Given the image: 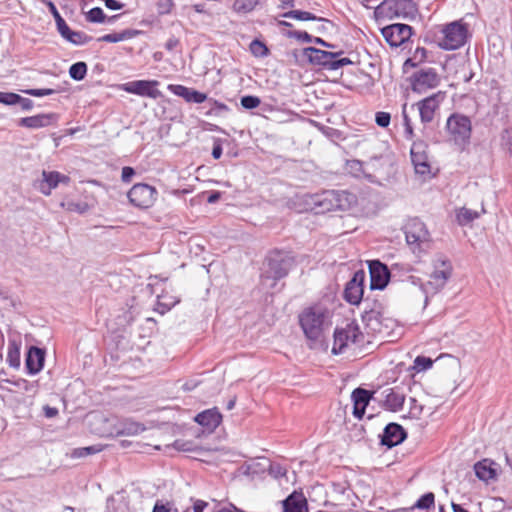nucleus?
Listing matches in <instances>:
<instances>
[{"instance_id":"obj_1","label":"nucleus","mask_w":512,"mask_h":512,"mask_svg":"<svg viewBox=\"0 0 512 512\" xmlns=\"http://www.w3.org/2000/svg\"><path fill=\"white\" fill-rule=\"evenodd\" d=\"M357 201L354 194L347 191L325 190L321 193L306 194L303 203L312 212L324 214L350 209Z\"/></svg>"},{"instance_id":"obj_2","label":"nucleus","mask_w":512,"mask_h":512,"mask_svg":"<svg viewBox=\"0 0 512 512\" xmlns=\"http://www.w3.org/2000/svg\"><path fill=\"white\" fill-rule=\"evenodd\" d=\"M329 322V311L320 304H312L302 309L298 315V323L303 334L310 341H318Z\"/></svg>"},{"instance_id":"obj_3","label":"nucleus","mask_w":512,"mask_h":512,"mask_svg":"<svg viewBox=\"0 0 512 512\" xmlns=\"http://www.w3.org/2000/svg\"><path fill=\"white\" fill-rule=\"evenodd\" d=\"M447 142L464 151L470 144L472 123L468 116L460 113L451 114L446 121Z\"/></svg>"},{"instance_id":"obj_4","label":"nucleus","mask_w":512,"mask_h":512,"mask_svg":"<svg viewBox=\"0 0 512 512\" xmlns=\"http://www.w3.org/2000/svg\"><path fill=\"white\" fill-rule=\"evenodd\" d=\"M417 11L413 0H384L374 10L377 21L392 20L394 18H407Z\"/></svg>"},{"instance_id":"obj_5","label":"nucleus","mask_w":512,"mask_h":512,"mask_svg":"<svg viewBox=\"0 0 512 512\" xmlns=\"http://www.w3.org/2000/svg\"><path fill=\"white\" fill-rule=\"evenodd\" d=\"M438 45L444 50H455L462 47L468 38V25L462 21H453L440 29Z\"/></svg>"},{"instance_id":"obj_6","label":"nucleus","mask_w":512,"mask_h":512,"mask_svg":"<svg viewBox=\"0 0 512 512\" xmlns=\"http://www.w3.org/2000/svg\"><path fill=\"white\" fill-rule=\"evenodd\" d=\"M405 236L408 246L414 253H421L430 246V233L426 225L418 218L410 219L406 223Z\"/></svg>"},{"instance_id":"obj_7","label":"nucleus","mask_w":512,"mask_h":512,"mask_svg":"<svg viewBox=\"0 0 512 512\" xmlns=\"http://www.w3.org/2000/svg\"><path fill=\"white\" fill-rule=\"evenodd\" d=\"M156 187L147 183H136L127 192L129 203L138 210L152 208L158 200Z\"/></svg>"},{"instance_id":"obj_8","label":"nucleus","mask_w":512,"mask_h":512,"mask_svg":"<svg viewBox=\"0 0 512 512\" xmlns=\"http://www.w3.org/2000/svg\"><path fill=\"white\" fill-rule=\"evenodd\" d=\"M304 55L308 60L315 65L323 66L330 70H336L340 67L351 64L349 58H339L340 53H332L320 50L314 47H307L304 49Z\"/></svg>"},{"instance_id":"obj_9","label":"nucleus","mask_w":512,"mask_h":512,"mask_svg":"<svg viewBox=\"0 0 512 512\" xmlns=\"http://www.w3.org/2000/svg\"><path fill=\"white\" fill-rule=\"evenodd\" d=\"M360 338H362V333L355 323H348L344 327H337L334 331L332 353H343L351 345L359 342Z\"/></svg>"},{"instance_id":"obj_10","label":"nucleus","mask_w":512,"mask_h":512,"mask_svg":"<svg viewBox=\"0 0 512 512\" xmlns=\"http://www.w3.org/2000/svg\"><path fill=\"white\" fill-rule=\"evenodd\" d=\"M157 80H135L119 85V89L140 97L157 99L162 96Z\"/></svg>"},{"instance_id":"obj_11","label":"nucleus","mask_w":512,"mask_h":512,"mask_svg":"<svg viewBox=\"0 0 512 512\" xmlns=\"http://www.w3.org/2000/svg\"><path fill=\"white\" fill-rule=\"evenodd\" d=\"M441 78L434 69H422L411 77V89L418 94H425L439 86Z\"/></svg>"},{"instance_id":"obj_12","label":"nucleus","mask_w":512,"mask_h":512,"mask_svg":"<svg viewBox=\"0 0 512 512\" xmlns=\"http://www.w3.org/2000/svg\"><path fill=\"white\" fill-rule=\"evenodd\" d=\"M445 98L446 92L438 91L416 103L420 119L423 123H430L433 121Z\"/></svg>"},{"instance_id":"obj_13","label":"nucleus","mask_w":512,"mask_h":512,"mask_svg":"<svg viewBox=\"0 0 512 512\" xmlns=\"http://www.w3.org/2000/svg\"><path fill=\"white\" fill-rule=\"evenodd\" d=\"M386 42L392 47H399L412 36V27L407 24L395 23L381 29Z\"/></svg>"},{"instance_id":"obj_14","label":"nucleus","mask_w":512,"mask_h":512,"mask_svg":"<svg viewBox=\"0 0 512 512\" xmlns=\"http://www.w3.org/2000/svg\"><path fill=\"white\" fill-rule=\"evenodd\" d=\"M451 274L452 266L450 262L445 260H438L434 264V270L430 274V279L426 283L427 288L433 292L439 291L445 286Z\"/></svg>"},{"instance_id":"obj_15","label":"nucleus","mask_w":512,"mask_h":512,"mask_svg":"<svg viewBox=\"0 0 512 512\" xmlns=\"http://www.w3.org/2000/svg\"><path fill=\"white\" fill-rule=\"evenodd\" d=\"M410 154L415 172L423 176L430 175L431 166L427 155V145L423 141L414 142Z\"/></svg>"},{"instance_id":"obj_16","label":"nucleus","mask_w":512,"mask_h":512,"mask_svg":"<svg viewBox=\"0 0 512 512\" xmlns=\"http://www.w3.org/2000/svg\"><path fill=\"white\" fill-rule=\"evenodd\" d=\"M364 280L365 273L363 271H357L353 275L352 279L346 284L344 290V299L352 304L358 305L364 294Z\"/></svg>"},{"instance_id":"obj_17","label":"nucleus","mask_w":512,"mask_h":512,"mask_svg":"<svg viewBox=\"0 0 512 512\" xmlns=\"http://www.w3.org/2000/svg\"><path fill=\"white\" fill-rule=\"evenodd\" d=\"M71 181L70 177L58 171H42V179L39 181L38 188L45 196H50L52 190L59 184L67 185Z\"/></svg>"},{"instance_id":"obj_18","label":"nucleus","mask_w":512,"mask_h":512,"mask_svg":"<svg viewBox=\"0 0 512 512\" xmlns=\"http://www.w3.org/2000/svg\"><path fill=\"white\" fill-rule=\"evenodd\" d=\"M474 471L479 480L488 484L498 479L499 465L492 459L484 458L474 464Z\"/></svg>"},{"instance_id":"obj_19","label":"nucleus","mask_w":512,"mask_h":512,"mask_svg":"<svg viewBox=\"0 0 512 512\" xmlns=\"http://www.w3.org/2000/svg\"><path fill=\"white\" fill-rule=\"evenodd\" d=\"M371 289H383L389 281L390 272L384 264L372 261L369 265Z\"/></svg>"},{"instance_id":"obj_20","label":"nucleus","mask_w":512,"mask_h":512,"mask_svg":"<svg viewBox=\"0 0 512 512\" xmlns=\"http://www.w3.org/2000/svg\"><path fill=\"white\" fill-rule=\"evenodd\" d=\"M145 431V426L131 419L118 420L114 425L113 429L109 433V436L120 437V436H136Z\"/></svg>"},{"instance_id":"obj_21","label":"nucleus","mask_w":512,"mask_h":512,"mask_svg":"<svg viewBox=\"0 0 512 512\" xmlns=\"http://www.w3.org/2000/svg\"><path fill=\"white\" fill-rule=\"evenodd\" d=\"M168 90L176 96L183 98L187 103L201 104L207 100V94L180 84H169Z\"/></svg>"},{"instance_id":"obj_22","label":"nucleus","mask_w":512,"mask_h":512,"mask_svg":"<svg viewBox=\"0 0 512 512\" xmlns=\"http://www.w3.org/2000/svg\"><path fill=\"white\" fill-rule=\"evenodd\" d=\"M282 509L283 512H308V501L301 490H295L282 501Z\"/></svg>"},{"instance_id":"obj_23","label":"nucleus","mask_w":512,"mask_h":512,"mask_svg":"<svg viewBox=\"0 0 512 512\" xmlns=\"http://www.w3.org/2000/svg\"><path fill=\"white\" fill-rule=\"evenodd\" d=\"M406 438V432L403 427L396 423L388 424L381 438V443L389 448L400 444Z\"/></svg>"},{"instance_id":"obj_24","label":"nucleus","mask_w":512,"mask_h":512,"mask_svg":"<svg viewBox=\"0 0 512 512\" xmlns=\"http://www.w3.org/2000/svg\"><path fill=\"white\" fill-rule=\"evenodd\" d=\"M59 34L68 42L74 45H84L91 40V37L80 31H73L68 26L66 21H62L56 24Z\"/></svg>"},{"instance_id":"obj_25","label":"nucleus","mask_w":512,"mask_h":512,"mask_svg":"<svg viewBox=\"0 0 512 512\" xmlns=\"http://www.w3.org/2000/svg\"><path fill=\"white\" fill-rule=\"evenodd\" d=\"M222 414L217 408L207 409L196 415L195 421L204 428L214 431L222 422Z\"/></svg>"},{"instance_id":"obj_26","label":"nucleus","mask_w":512,"mask_h":512,"mask_svg":"<svg viewBox=\"0 0 512 512\" xmlns=\"http://www.w3.org/2000/svg\"><path fill=\"white\" fill-rule=\"evenodd\" d=\"M352 399L354 403L353 415L358 419H362L371 399V394L365 389L357 388L352 392Z\"/></svg>"},{"instance_id":"obj_27","label":"nucleus","mask_w":512,"mask_h":512,"mask_svg":"<svg viewBox=\"0 0 512 512\" xmlns=\"http://www.w3.org/2000/svg\"><path fill=\"white\" fill-rule=\"evenodd\" d=\"M44 365V352L38 347H31L26 356V368L29 374L39 373Z\"/></svg>"},{"instance_id":"obj_28","label":"nucleus","mask_w":512,"mask_h":512,"mask_svg":"<svg viewBox=\"0 0 512 512\" xmlns=\"http://www.w3.org/2000/svg\"><path fill=\"white\" fill-rule=\"evenodd\" d=\"M54 120V114H37L30 117H24L19 120V125L31 129H39L49 126Z\"/></svg>"},{"instance_id":"obj_29","label":"nucleus","mask_w":512,"mask_h":512,"mask_svg":"<svg viewBox=\"0 0 512 512\" xmlns=\"http://www.w3.org/2000/svg\"><path fill=\"white\" fill-rule=\"evenodd\" d=\"M405 399V395L402 392L389 389L383 401V406L388 411L398 412L402 410Z\"/></svg>"},{"instance_id":"obj_30","label":"nucleus","mask_w":512,"mask_h":512,"mask_svg":"<svg viewBox=\"0 0 512 512\" xmlns=\"http://www.w3.org/2000/svg\"><path fill=\"white\" fill-rule=\"evenodd\" d=\"M6 361L12 368L18 369L20 367V344L17 341H9Z\"/></svg>"},{"instance_id":"obj_31","label":"nucleus","mask_w":512,"mask_h":512,"mask_svg":"<svg viewBox=\"0 0 512 512\" xmlns=\"http://www.w3.org/2000/svg\"><path fill=\"white\" fill-rule=\"evenodd\" d=\"M179 302V298L175 295L170 294L169 291L164 290L160 295H158V307L162 308L160 311L164 313L167 310H170Z\"/></svg>"},{"instance_id":"obj_32","label":"nucleus","mask_w":512,"mask_h":512,"mask_svg":"<svg viewBox=\"0 0 512 512\" xmlns=\"http://www.w3.org/2000/svg\"><path fill=\"white\" fill-rule=\"evenodd\" d=\"M60 205L64 210L68 212H76L79 214H83L89 210L88 203L84 201L76 202L70 199H64L63 201H61Z\"/></svg>"},{"instance_id":"obj_33","label":"nucleus","mask_w":512,"mask_h":512,"mask_svg":"<svg viewBox=\"0 0 512 512\" xmlns=\"http://www.w3.org/2000/svg\"><path fill=\"white\" fill-rule=\"evenodd\" d=\"M259 0H235L233 3V10L236 13L246 14L255 9Z\"/></svg>"},{"instance_id":"obj_34","label":"nucleus","mask_w":512,"mask_h":512,"mask_svg":"<svg viewBox=\"0 0 512 512\" xmlns=\"http://www.w3.org/2000/svg\"><path fill=\"white\" fill-rule=\"evenodd\" d=\"M103 450H104V446L101 444L92 445V446L74 449L71 453V456L73 458H82V457H86L88 455L97 454Z\"/></svg>"},{"instance_id":"obj_35","label":"nucleus","mask_w":512,"mask_h":512,"mask_svg":"<svg viewBox=\"0 0 512 512\" xmlns=\"http://www.w3.org/2000/svg\"><path fill=\"white\" fill-rule=\"evenodd\" d=\"M477 211L468 208H462L457 213V221L460 225H468L479 217Z\"/></svg>"},{"instance_id":"obj_36","label":"nucleus","mask_w":512,"mask_h":512,"mask_svg":"<svg viewBox=\"0 0 512 512\" xmlns=\"http://www.w3.org/2000/svg\"><path fill=\"white\" fill-rule=\"evenodd\" d=\"M87 74V65L85 62H77L69 68V75L72 79L80 81L85 78Z\"/></svg>"},{"instance_id":"obj_37","label":"nucleus","mask_w":512,"mask_h":512,"mask_svg":"<svg viewBox=\"0 0 512 512\" xmlns=\"http://www.w3.org/2000/svg\"><path fill=\"white\" fill-rule=\"evenodd\" d=\"M284 17L292 18L299 21H314L316 20V16L310 12L300 11V10H292L283 14Z\"/></svg>"},{"instance_id":"obj_38","label":"nucleus","mask_w":512,"mask_h":512,"mask_svg":"<svg viewBox=\"0 0 512 512\" xmlns=\"http://www.w3.org/2000/svg\"><path fill=\"white\" fill-rule=\"evenodd\" d=\"M435 504V496L432 492H428L421 496L417 502L415 503L414 507L418 509H429L433 507Z\"/></svg>"},{"instance_id":"obj_39","label":"nucleus","mask_w":512,"mask_h":512,"mask_svg":"<svg viewBox=\"0 0 512 512\" xmlns=\"http://www.w3.org/2000/svg\"><path fill=\"white\" fill-rule=\"evenodd\" d=\"M86 19L92 23H103L106 19V15L101 8L94 7L87 12Z\"/></svg>"},{"instance_id":"obj_40","label":"nucleus","mask_w":512,"mask_h":512,"mask_svg":"<svg viewBox=\"0 0 512 512\" xmlns=\"http://www.w3.org/2000/svg\"><path fill=\"white\" fill-rule=\"evenodd\" d=\"M249 48H250L251 53L256 57H264L269 52L267 46L259 40H253L250 43Z\"/></svg>"},{"instance_id":"obj_41","label":"nucleus","mask_w":512,"mask_h":512,"mask_svg":"<svg viewBox=\"0 0 512 512\" xmlns=\"http://www.w3.org/2000/svg\"><path fill=\"white\" fill-rule=\"evenodd\" d=\"M433 365V360L425 356H417L414 360L413 369L417 372L427 370Z\"/></svg>"},{"instance_id":"obj_42","label":"nucleus","mask_w":512,"mask_h":512,"mask_svg":"<svg viewBox=\"0 0 512 512\" xmlns=\"http://www.w3.org/2000/svg\"><path fill=\"white\" fill-rule=\"evenodd\" d=\"M128 36H129V33L124 31L121 33L105 34V35L101 36L98 40L101 42L117 43V42L127 39Z\"/></svg>"},{"instance_id":"obj_43","label":"nucleus","mask_w":512,"mask_h":512,"mask_svg":"<svg viewBox=\"0 0 512 512\" xmlns=\"http://www.w3.org/2000/svg\"><path fill=\"white\" fill-rule=\"evenodd\" d=\"M174 5V0H158L156 2L157 11L160 15L170 14Z\"/></svg>"},{"instance_id":"obj_44","label":"nucleus","mask_w":512,"mask_h":512,"mask_svg":"<svg viewBox=\"0 0 512 512\" xmlns=\"http://www.w3.org/2000/svg\"><path fill=\"white\" fill-rule=\"evenodd\" d=\"M20 100V95L13 92H0V103L5 105H15L18 104Z\"/></svg>"},{"instance_id":"obj_45","label":"nucleus","mask_w":512,"mask_h":512,"mask_svg":"<svg viewBox=\"0 0 512 512\" xmlns=\"http://www.w3.org/2000/svg\"><path fill=\"white\" fill-rule=\"evenodd\" d=\"M261 103V100L257 96L247 95L241 98V105L245 109L257 108Z\"/></svg>"},{"instance_id":"obj_46","label":"nucleus","mask_w":512,"mask_h":512,"mask_svg":"<svg viewBox=\"0 0 512 512\" xmlns=\"http://www.w3.org/2000/svg\"><path fill=\"white\" fill-rule=\"evenodd\" d=\"M406 106H407V104H404L403 110H402L405 135L408 139H412L414 137V130H413V126H412V121L406 113Z\"/></svg>"},{"instance_id":"obj_47","label":"nucleus","mask_w":512,"mask_h":512,"mask_svg":"<svg viewBox=\"0 0 512 512\" xmlns=\"http://www.w3.org/2000/svg\"><path fill=\"white\" fill-rule=\"evenodd\" d=\"M210 101L213 104V108L206 112L207 116L219 115L220 112H226L229 110V107L223 102L215 99Z\"/></svg>"},{"instance_id":"obj_48","label":"nucleus","mask_w":512,"mask_h":512,"mask_svg":"<svg viewBox=\"0 0 512 512\" xmlns=\"http://www.w3.org/2000/svg\"><path fill=\"white\" fill-rule=\"evenodd\" d=\"M23 92L30 96L43 97V96L52 95L56 91L54 89H50V88H42V89H26V90H23Z\"/></svg>"},{"instance_id":"obj_49","label":"nucleus","mask_w":512,"mask_h":512,"mask_svg":"<svg viewBox=\"0 0 512 512\" xmlns=\"http://www.w3.org/2000/svg\"><path fill=\"white\" fill-rule=\"evenodd\" d=\"M391 116L387 112H377L375 121L380 127H387L390 124Z\"/></svg>"},{"instance_id":"obj_50","label":"nucleus","mask_w":512,"mask_h":512,"mask_svg":"<svg viewBox=\"0 0 512 512\" xmlns=\"http://www.w3.org/2000/svg\"><path fill=\"white\" fill-rule=\"evenodd\" d=\"M410 401L412 404L409 410L410 417L418 419L422 414L423 407L421 405H418L417 400L414 398H411Z\"/></svg>"},{"instance_id":"obj_51","label":"nucleus","mask_w":512,"mask_h":512,"mask_svg":"<svg viewBox=\"0 0 512 512\" xmlns=\"http://www.w3.org/2000/svg\"><path fill=\"white\" fill-rule=\"evenodd\" d=\"M135 175V170L130 166H125L122 168L121 171V180L124 183H130L132 180V177Z\"/></svg>"},{"instance_id":"obj_52","label":"nucleus","mask_w":512,"mask_h":512,"mask_svg":"<svg viewBox=\"0 0 512 512\" xmlns=\"http://www.w3.org/2000/svg\"><path fill=\"white\" fill-rule=\"evenodd\" d=\"M152 512H177V509L173 508L169 503L163 504L157 502Z\"/></svg>"},{"instance_id":"obj_53","label":"nucleus","mask_w":512,"mask_h":512,"mask_svg":"<svg viewBox=\"0 0 512 512\" xmlns=\"http://www.w3.org/2000/svg\"><path fill=\"white\" fill-rule=\"evenodd\" d=\"M46 5L48 6L49 11L53 15L56 24L63 20V17L60 15L59 11L57 10L55 4L52 1H47Z\"/></svg>"},{"instance_id":"obj_54","label":"nucleus","mask_w":512,"mask_h":512,"mask_svg":"<svg viewBox=\"0 0 512 512\" xmlns=\"http://www.w3.org/2000/svg\"><path fill=\"white\" fill-rule=\"evenodd\" d=\"M222 145L221 141L219 139L215 140L213 149H212V156L214 159H219L222 155Z\"/></svg>"},{"instance_id":"obj_55","label":"nucleus","mask_w":512,"mask_h":512,"mask_svg":"<svg viewBox=\"0 0 512 512\" xmlns=\"http://www.w3.org/2000/svg\"><path fill=\"white\" fill-rule=\"evenodd\" d=\"M44 414L47 418H53L58 415V409L55 407H51L49 405H46L43 407Z\"/></svg>"},{"instance_id":"obj_56","label":"nucleus","mask_w":512,"mask_h":512,"mask_svg":"<svg viewBox=\"0 0 512 512\" xmlns=\"http://www.w3.org/2000/svg\"><path fill=\"white\" fill-rule=\"evenodd\" d=\"M105 6L111 10H118L123 8V4L117 0H105Z\"/></svg>"},{"instance_id":"obj_57","label":"nucleus","mask_w":512,"mask_h":512,"mask_svg":"<svg viewBox=\"0 0 512 512\" xmlns=\"http://www.w3.org/2000/svg\"><path fill=\"white\" fill-rule=\"evenodd\" d=\"M21 104L23 110H31L34 106L33 101L28 98H23L20 96V100L18 102Z\"/></svg>"},{"instance_id":"obj_58","label":"nucleus","mask_w":512,"mask_h":512,"mask_svg":"<svg viewBox=\"0 0 512 512\" xmlns=\"http://www.w3.org/2000/svg\"><path fill=\"white\" fill-rule=\"evenodd\" d=\"M190 9L194 10L196 13L199 14H208V11L204 4L198 3L194 4L190 7Z\"/></svg>"},{"instance_id":"obj_59","label":"nucleus","mask_w":512,"mask_h":512,"mask_svg":"<svg viewBox=\"0 0 512 512\" xmlns=\"http://www.w3.org/2000/svg\"><path fill=\"white\" fill-rule=\"evenodd\" d=\"M206 506L207 503L205 501L197 500L193 505V512H203Z\"/></svg>"},{"instance_id":"obj_60","label":"nucleus","mask_w":512,"mask_h":512,"mask_svg":"<svg viewBox=\"0 0 512 512\" xmlns=\"http://www.w3.org/2000/svg\"><path fill=\"white\" fill-rule=\"evenodd\" d=\"M270 265H272V263H270ZM271 268L274 270V277L276 279H280L288 274V269L286 268H281L279 270L275 269L273 266H271Z\"/></svg>"},{"instance_id":"obj_61","label":"nucleus","mask_w":512,"mask_h":512,"mask_svg":"<svg viewBox=\"0 0 512 512\" xmlns=\"http://www.w3.org/2000/svg\"><path fill=\"white\" fill-rule=\"evenodd\" d=\"M295 36L298 39L310 41V35L307 32H297V33H295Z\"/></svg>"},{"instance_id":"obj_62","label":"nucleus","mask_w":512,"mask_h":512,"mask_svg":"<svg viewBox=\"0 0 512 512\" xmlns=\"http://www.w3.org/2000/svg\"><path fill=\"white\" fill-rule=\"evenodd\" d=\"M280 1H281L280 7L283 9L290 8V7L294 6L293 0H280Z\"/></svg>"},{"instance_id":"obj_63","label":"nucleus","mask_w":512,"mask_h":512,"mask_svg":"<svg viewBox=\"0 0 512 512\" xmlns=\"http://www.w3.org/2000/svg\"><path fill=\"white\" fill-rule=\"evenodd\" d=\"M452 510L453 512H469L468 510L464 509L461 505L459 504H452Z\"/></svg>"},{"instance_id":"obj_64","label":"nucleus","mask_w":512,"mask_h":512,"mask_svg":"<svg viewBox=\"0 0 512 512\" xmlns=\"http://www.w3.org/2000/svg\"><path fill=\"white\" fill-rule=\"evenodd\" d=\"M234 405H235V401H234V400H231V401L228 403L227 408H228V409H232V408L234 407Z\"/></svg>"}]
</instances>
